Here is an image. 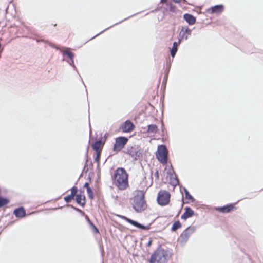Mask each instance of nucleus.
Listing matches in <instances>:
<instances>
[{"label": "nucleus", "mask_w": 263, "mask_h": 263, "mask_svg": "<svg viewBox=\"0 0 263 263\" xmlns=\"http://www.w3.org/2000/svg\"><path fill=\"white\" fill-rule=\"evenodd\" d=\"M158 130V126L156 124H149L147 126V129L146 133L149 134H155Z\"/></svg>", "instance_id": "20"}, {"label": "nucleus", "mask_w": 263, "mask_h": 263, "mask_svg": "<svg viewBox=\"0 0 263 263\" xmlns=\"http://www.w3.org/2000/svg\"><path fill=\"white\" fill-rule=\"evenodd\" d=\"M179 35L180 37L179 39H181V40L182 39H185V40H187L188 39V36L185 33V32H184V29L181 28L179 33Z\"/></svg>", "instance_id": "26"}, {"label": "nucleus", "mask_w": 263, "mask_h": 263, "mask_svg": "<svg viewBox=\"0 0 263 263\" xmlns=\"http://www.w3.org/2000/svg\"><path fill=\"white\" fill-rule=\"evenodd\" d=\"M124 152L129 155L134 160H138L142 157V151L137 145H128Z\"/></svg>", "instance_id": "4"}, {"label": "nucleus", "mask_w": 263, "mask_h": 263, "mask_svg": "<svg viewBox=\"0 0 263 263\" xmlns=\"http://www.w3.org/2000/svg\"><path fill=\"white\" fill-rule=\"evenodd\" d=\"M76 201L78 204L82 206H84L86 204L85 196H82L80 194H77Z\"/></svg>", "instance_id": "18"}, {"label": "nucleus", "mask_w": 263, "mask_h": 263, "mask_svg": "<svg viewBox=\"0 0 263 263\" xmlns=\"http://www.w3.org/2000/svg\"><path fill=\"white\" fill-rule=\"evenodd\" d=\"M171 257V253L168 250L161 248H158L151 255L150 263H166Z\"/></svg>", "instance_id": "2"}, {"label": "nucleus", "mask_w": 263, "mask_h": 263, "mask_svg": "<svg viewBox=\"0 0 263 263\" xmlns=\"http://www.w3.org/2000/svg\"><path fill=\"white\" fill-rule=\"evenodd\" d=\"M128 140V139L126 137L120 136L116 138L113 150L117 152L120 151L127 144Z\"/></svg>", "instance_id": "8"}, {"label": "nucleus", "mask_w": 263, "mask_h": 263, "mask_svg": "<svg viewBox=\"0 0 263 263\" xmlns=\"http://www.w3.org/2000/svg\"><path fill=\"white\" fill-rule=\"evenodd\" d=\"M74 198V196L71 194L68 195L64 197V201L66 203H70Z\"/></svg>", "instance_id": "28"}, {"label": "nucleus", "mask_w": 263, "mask_h": 263, "mask_svg": "<svg viewBox=\"0 0 263 263\" xmlns=\"http://www.w3.org/2000/svg\"><path fill=\"white\" fill-rule=\"evenodd\" d=\"M170 194L166 191H159L157 198L158 204L161 206L168 204L170 201Z\"/></svg>", "instance_id": "7"}, {"label": "nucleus", "mask_w": 263, "mask_h": 263, "mask_svg": "<svg viewBox=\"0 0 263 263\" xmlns=\"http://www.w3.org/2000/svg\"><path fill=\"white\" fill-rule=\"evenodd\" d=\"M103 145V143L102 140H99L95 141L92 144V148L96 152H101V148Z\"/></svg>", "instance_id": "17"}, {"label": "nucleus", "mask_w": 263, "mask_h": 263, "mask_svg": "<svg viewBox=\"0 0 263 263\" xmlns=\"http://www.w3.org/2000/svg\"><path fill=\"white\" fill-rule=\"evenodd\" d=\"M196 229V227L195 226L188 227L180 234L178 239L179 243L182 246H184L188 241L190 237L195 232Z\"/></svg>", "instance_id": "5"}, {"label": "nucleus", "mask_w": 263, "mask_h": 263, "mask_svg": "<svg viewBox=\"0 0 263 263\" xmlns=\"http://www.w3.org/2000/svg\"><path fill=\"white\" fill-rule=\"evenodd\" d=\"M184 210L185 212L181 216V218L182 219L186 220L194 215V211L190 207H185Z\"/></svg>", "instance_id": "12"}, {"label": "nucleus", "mask_w": 263, "mask_h": 263, "mask_svg": "<svg viewBox=\"0 0 263 263\" xmlns=\"http://www.w3.org/2000/svg\"><path fill=\"white\" fill-rule=\"evenodd\" d=\"M157 10V9H155V10H153L152 12H154V11H156Z\"/></svg>", "instance_id": "42"}, {"label": "nucleus", "mask_w": 263, "mask_h": 263, "mask_svg": "<svg viewBox=\"0 0 263 263\" xmlns=\"http://www.w3.org/2000/svg\"><path fill=\"white\" fill-rule=\"evenodd\" d=\"M78 192V189L76 186H73L71 189V194L74 196Z\"/></svg>", "instance_id": "33"}, {"label": "nucleus", "mask_w": 263, "mask_h": 263, "mask_svg": "<svg viewBox=\"0 0 263 263\" xmlns=\"http://www.w3.org/2000/svg\"><path fill=\"white\" fill-rule=\"evenodd\" d=\"M184 191L185 193V198L187 200H190L191 202H193L195 200L194 198L190 194L189 191L186 189L184 188Z\"/></svg>", "instance_id": "25"}, {"label": "nucleus", "mask_w": 263, "mask_h": 263, "mask_svg": "<svg viewBox=\"0 0 263 263\" xmlns=\"http://www.w3.org/2000/svg\"><path fill=\"white\" fill-rule=\"evenodd\" d=\"M87 162H88V159L86 160V162H85V165L83 168V171H85L86 172H87L88 171V168H86Z\"/></svg>", "instance_id": "37"}, {"label": "nucleus", "mask_w": 263, "mask_h": 263, "mask_svg": "<svg viewBox=\"0 0 263 263\" xmlns=\"http://www.w3.org/2000/svg\"><path fill=\"white\" fill-rule=\"evenodd\" d=\"M135 127L134 124L130 120H126L122 125L121 129L123 132L129 133L133 130Z\"/></svg>", "instance_id": "10"}, {"label": "nucleus", "mask_w": 263, "mask_h": 263, "mask_svg": "<svg viewBox=\"0 0 263 263\" xmlns=\"http://www.w3.org/2000/svg\"><path fill=\"white\" fill-rule=\"evenodd\" d=\"M71 208L72 209H73L75 211H76L78 212H79V213H80L82 215V216L85 217V216L87 215L85 214V213L82 210H81L78 208L74 207L72 205H71Z\"/></svg>", "instance_id": "31"}, {"label": "nucleus", "mask_w": 263, "mask_h": 263, "mask_svg": "<svg viewBox=\"0 0 263 263\" xmlns=\"http://www.w3.org/2000/svg\"><path fill=\"white\" fill-rule=\"evenodd\" d=\"M3 47H2V45H1V44L0 43V52H2V51H3Z\"/></svg>", "instance_id": "40"}, {"label": "nucleus", "mask_w": 263, "mask_h": 263, "mask_svg": "<svg viewBox=\"0 0 263 263\" xmlns=\"http://www.w3.org/2000/svg\"><path fill=\"white\" fill-rule=\"evenodd\" d=\"M134 15H131V16H129L128 17L125 18H124V20H122V21H120L119 22L116 23V24H115L112 25V26H110V27H108V28H107L105 29L104 30H103V31H101V32H100V33H98L97 34H96V35H95V36H94L93 37H92L90 40H92V39H93L95 38L96 36H97L99 35L100 34H101V33H102L103 32H104V31H105L106 30H107L109 29V28H111L112 27H113V26H115V25H118V24H120V23H121L123 22V21H125V20H127L128 18H130V17H132V16H134Z\"/></svg>", "instance_id": "22"}, {"label": "nucleus", "mask_w": 263, "mask_h": 263, "mask_svg": "<svg viewBox=\"0 0 263 263\" xmlns=\"http://www.w3.org/2000/svg\"><path fill=\"white\" fill-rule=\"evenodd\" d=\"M133 208L137 213H140L145 210L147 207V204L145 200L144 193L140 191L135 195L133 199Z\"/></svg>", "instance_id": "3"}, {"label": "nucleus", "mask_w": 263, "mask_h": 263, "mask_svg": "<svg viewBox=\"0 0 263 263\" xmlns=\"http://www.w3.org/2000/svg\"><path fill=\"white\" fill-rule=\"evenodd\" d=\"M183 18L189 25H193L196 22V17L189 13L184 14L183 15Z\"/></svg>", "instance_id": "16"}, {"label": "nucleus", "mask_w": 263, "mask_h": 263, "mask_svg": "<svg viewBox=\"0 0 263 263\" xmlns=\"http://www.w3.org/2000/svg\"><path fill=\"white\" fill-rule=\"evenodd\" d=\"M87 194L88 195V197L90 199H92L93 198V193L92 191V190L91 187H89L87 189Z\"/></svg>", "instance_id": "30"}, {"label": "nucleus", "mask_w": 263, "mask_h": 263, "mask_svg": "<svg viewBox=\"0 0 263 263\" xmlns=\"http://www.w3.org/2000/svg\"><path fill=\"white\" fill-rule=\"evenodd\" d=\"M167 2V0H161L160 3H165Z\"/></svg>", "instance_id": "41"}, {"label": "nucleus", "mask_w": 263, "mask_h": 263, "mask_svg": "<svg viewBox=\"0 0 263 263\" xmlns=\"http://www.w3.org/2000/svg\"><path fill=\"white\" fill-rule=\"evenodd\" d=\"M128 175L124 168H118L114 175L115 184L120 190H125L128 186Z\"/></svg>", "instance_id": "1"}, {"label": "nucleus", "mask_w": 263, "mask_h": 263, "mask_svg": "<svg viewBox=\"0 0 263 263\" xmlns=\"http://www.w3.org/2000/svg\"><path fill=\"white\" fill-rule=\"evenodd\" d=\"M67 62L68 63V64L72 66V67L73 68V69L75 70L76 69V66L74 65V60H73V59H72V60H69V61H67Z\"/></svg>", "instance_id": "35"}, {"label": "nucleus", "mask_w": 263, "mask_h": 263, "mask_svg": "<svg viewBox=\"0 0 263 263\" xmlns=\"http://www.w3.org/2000/svg\"><path fill=\"white\" fill-rule=\"evenodd\" d=\"M84 187L86 189V190L87 191V189H88L89 187H90L89 186V183L88 182H85V183L84 185Z\"/></svg>", "instance_id": "36"}, {"label": "nucleus", "mask_w": 263, "mask_h": 263, "mask_svg": "<svg viewBox=\"0 0 263 263\" xmlns=\"http://www.w3.org/2000/svg\"><path fill=\"white\" fill-rule=\"evenodd\" d=\"M224 10V6L222 4L216 5L211 7L207 10V12L211 14L220 13Z\"/></svg>", "instance_id": "11"}, {"label": "nucleus", "mask_w": 263, "mask_h": 263, "mask_svg": "<svg viewBox=\"0 0 263 263\" xmlns=\"http://www.w3.org/2000/svg\"><path fill=\"white\" fill-rule=\"evenodd\" d=\"M170 184L173 186H177L178 184H179V179H178L177 178V176L176 174H175V176H171V177H170Z\"/></svg>", "instance_id": "21"}, {"label": "nucleus", "mask_w": 263, "mask_h": 263, "mask_svg": "<svg viewBox=\"0 0 263 263\" xmlns=\"http://www.w3.org/2000/svg\"><path fill=\"white\" fill-rule=\"evenodd\" d=\"M167 174H168V177L170 178V177H171V176H174L175 174H175V172L174 171V170L172 169V170H170L168 171Z\"/></svg>", "instance_id": "34"}, {"label": "nucleus", "mask_w": 263, "mask_h": 263, "mask_svg": "<svg viewBox=\"0 0 263 263\" xmlns=\"http://www.w3.org/2000/svg\"><path fill=\"white\" fill-rule=\"evenodd\" d=\"M13 214L17 218H23L26 215V213L24 207L20 206L14 210Z\"/></svg>", "instance_id": "13"}, {"label": "nucleus", "mask_w": 263, "mask_h": 263, "mask_svg": "<svg viewBox=\"0 0 263 263\" xmlns=\"http://www.w3.org/2000/svg\"><path fill=\"white\" fill-rule=\"evenodd\" d=\"M85 218L86 221H87V222L88 223V224H89V226L93 229L95 233H99V230L95 226V224L93 223V222L90 220L89 217L87 215H86V216H85Z\"/></svg>", "instance_id": "23"}, {"label": "nucleus", "mask_w": 263, "mask_h": 263, "mask_svg": "<svg viewBox=\"0 0 263 263\" xmlns=\"http://www.w3.org/2000/svg\"><path fill=\"white\" fill-rule=\"evenodd\" d=\"M182 226L181 222L179 221H176L172 225L171 228L172 231H176L178 229H180Z\"/></svg>", "instance_id": "24"}, {"label": "nucleus", "mask_w": 263, "mask_h": 263, "mask_svg": "<svg viewBox=\"0 0 263 263\" xmlns=\"http://www.w3.org/2000/svg\"><path fill=\"white\" fill-rule=\"evenodd\" d=\"M96 156L95 158V161L98 163V171H100L99 168V160L101 157V152H96Z\"/></svg>", "instance_id": "27"}, {"label": "nucleus", "mask_w": 263, "mask_h": 263, "mask_svg": "<svg viewBox=\"0 0 263 263\" xmlns=\"http://www.w3.org/2000/svg\"><path fill=\"white\" fill-rule=\"evenodd\" d=\"M182 28L184 29V31L187 35V36L191 34L192 30L190 29L187 26L183 27Z\"/></svg>", "instance_id": "32"}, {"label": "nucleus", "mask_w": 263, "mask_h": 263, "mask_svg": "<svg viewBox=\"0 0 263 263\" xmlns=\"http://www.w3.org/2000/svg\"><path fill=\"white\" fill-rule=\"evenodd\" d=\"M168 151L164 145H160L158 146L156 152V158L158 161L163 164L167 163V157Z\"/></svg>", "instance_id": "6"}, {"label": "nucleus", "mask_w": 263, "mask_h": 263, "mask_svg": "<svg viewBox=\"0 0 263 263\" xmlns=\"http://www.w3.org/2000/svg\"><path fill=\"white\" fill-rule=\"evenodd\" d=\"M167 6L168 7L169 10L172 12H174L176 11V7L171 3H167Z\"/></svg>", "instance_id": "29"}, {"label": "nucleus", "mask_w": 263, "mask_h": 263, "mask_svg": "<svg viewBox=\"0 0 263 263\" xmlns=\"http://www.w3.org/2000/svg\"><path fill=\"white\" fill-rule=\"evenodd\" d=\"M116 216L120 217L121 219H123L125 220H126L127 222L129 223L130 224H132L134 227L142 229L143 230H148L150 229L151 224H149L147 226H144L143 225L140 223H139L138 221L134 220L133 219H131L125 216L117 214Z\"/></svg>", "instance_id": "9"}, {"label": "nucleus", "mask_w": 263, "mask_h": 263, "mask_svg": "<svg viewBox=\"0 0 263 263\" xmlns=\"http://www.w3.org/2000/svg\"><path fill=\"white\" fill-rule=\"evenodd\" d=\"M60 50L62 52L63 56H67L69 60H72V59L74 58V54L70 51V48H65L64 50H61L59 48H57Z\"/></svg>", "instance_id": "19"}, {"label": "nucleus", "mask_w": 263, "mask_h": 263, "mask_svg": "<svg viewBox=\"0 0 263 263\" xmlns=\"http://www.w3.org/2000/svg\"><path fill=\"white\" fill-rule=\"evenodd\" d=\"M152 243V240H150L147 242V246H151Z\"/></svg>", "instance_id": "39"}, {"label": "nucleus", "mask_w": 263, "mask_h": 263, "mask_svg": "<svg viewBox=\"0 0 263 263\" xmlns=\"http://www.w3.org/2000/svg\"><path fill=\"white\" fill-rule=\"evenodd\" d=\"M155 176L157 178V179L159 178V172L158 170L156 171V172L155 173Z\"/></svg>", "instance_id": "38"}, {"label": "nucleus", "mask_w": 263, "mask_h": 263, "mask_svg": "<svg viewBox=\"0 0 263 263\" xmlns=\"http://www.w3.org/2000/svg\"><path fill=\"white\" fill-rule=\"evenodd\" d=\"M181 42V39H178V42H174L173 43V46L170 50V53L172 57H174L178 50V47Z\"/></svg>", "instance_id": "15"}, {"label": "nucleus", "mask_w": 263, "mask_h": 263, "mask_svg": "<svg viewBox=\"0 0 263 263\" xmlns=\"http://www.w3.org/2000/svg\"><path fill=\"white\" fill-rule=\"evenodd\" d=\"M233 208L234 205L232 204H229L223 206L216 207L215 210L219 212L224 213L230 212Z\"/></svg>", "instance_id": "14"}]
</instances>
